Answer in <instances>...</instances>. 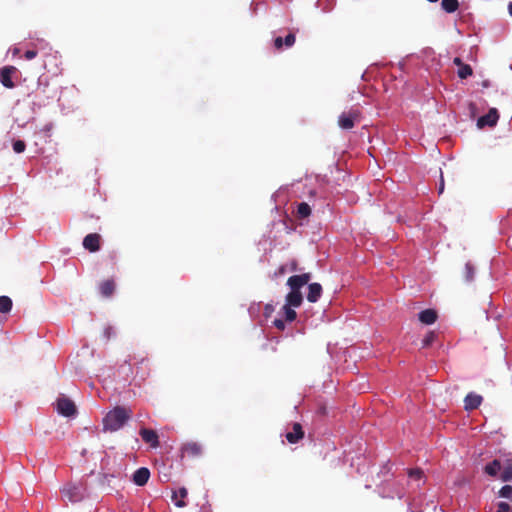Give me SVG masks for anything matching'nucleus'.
<instances>
[{"mask_svg":"<svg viewBox=\"0 0 512 512\" xmlns=\"http://www.w3.org/2000/svg\"><path fill=\"white\" fill-rule=\"evenodd\" d=\"M100 235L90 233L83 239V247L89 252H97L100 249Z\"/></svg>","mask_w":512,"mask_h":512,"instance_id":"nucleus-10","label":"nucleus"},{"mask_svg":"<svg viewBox=\"0 0 512 512\" xmlns=\"http://www.w3.org/2000/svg\"><path fill=\"white\" fill-rule=\"evenodd\" d=\"M322 293V286L319 283H311L308 286L307 300L315 303L319 300Z\"/></svg>","mask_w":512,"mask_h":512,"instance_id":"nucleus-14","label":"nucleus"},{"mask_svg":"<svg viewBox=\"0 0 512 512\" xmlns=\"http://www.w3.org/2000/svg\"><path fill=\"white\" fill-rule=\"evenodd\" d=\"M408 475L410 478H414V479L418 480V479L422 478L423 471L421 469H411V470H409Z\"/></svg>","mask_w":512,"mask_h":512,"instance_id":"nucleus-31","label":"nucleus"},{"mask_svg":"<svg viewBox=\"0 0 512 512\" xmlns=\"http://www.w3.org/2000/svg\"><path fill=\"white\" fill-rule=\"evenodd\" d=\"M444 191V180H443V175L441 174V181H440V185H439V194L443 193Z\"/></svg>","mask_w":512,"mask_h":512,"instance_id":"nucleus-39","label":"nucleus"},{"mask_svg":"<svg viewBox=\"0 0 512 512\" xmlns=\"http://www.w3.org/2000/svg\"><path fill=\"white\" fill-rule=\"evenodd\" d=\"M150 478V471L146 467H141L137 469L132 475V481L137 486H144L147 484Z\"/></svg>","mask_w":512,"mask_h":512,"instance_id":"nucleus-11","label":"nucleus"},{"mask_svg":"<svg viewBox=\"0 0 512 512\" xmlns=\"http://www.w3.org/2000/svg\"><path fill=\"white\" fill-rule=\"evenodd\" d=\"M284 46V39L282 37H276L274 39V47L276 50H282Z\"/></svg>","mask_w":512,"mask_h":512,"instance_id":"nucleus-33","label":"nucleus"},{"mask_svg":"<svg viewBox=\"0 0 512 512\" xmlns=\"http://www.w3.org/2000/svg\"><path fill=\"white\" fill-rule=\"evenodd\" d=\"M496 512H511V507L507 502H500Z\"/></svg>","mask_w":512,"mask_h":512,"instance_id":"nucleus-32","label":"nucleus"},{"mask_svg":"<svg viewBox=\"0 0 512 512\" xmlns=\"http://www.w3.org/2000/svg\"><path fill=\"white\" fill-rule=\"evenodd\" d=\"M292 270H293V271H296V270H297V264H296V263H294V264L292 265Z\"/></svg>","mask_w":512,"mask_h":512,"instance_id":"nucleus-43","label":"nucleus"},{"mask_svg":"<svg viewBox=\"0 0 512 512\" xmlns=\"http://www.w3.org/2000/svg\"><path fill=\"white\" fill-rule=\"evenodd\" d=\"M483 398L475 393H469L464 399V408L465 410H474L477 409L481 403Z\"/></svg>","mask_w":512,"mask_h":512,"instance_id":"nucleus-13","label":"nucleus"},{"mask_svg":"<svg viewBox=\"0 0 512 512\" xmlns=\"http://www.w3.org/2000/svg\"><path fill=\"white\" fill-rule=\"evenodd\" d=\"M12 308V300L8 296H0V312L8 313Z\"/></svg>","mask_w":512,"mask_h":512,"instance_id":"nucleus-22","label":"nucleus"},{"mask_svg":"<svg viewBox=\"0 0 512 512\" xmlns=\"http://www.w3.org/2000/svg\"><path fill=\"white\" fill-rule=\"evenodd\" d=\"M61 493L70 502L76 503L84 499L86 485L84 483H67L61 488Z\"/></svg>","mask_w":512,"mask_h":512,"instance_id":"nucleus-2","label":"nucleus"},{"mask_svg":"<svg viewBox=\"0 0 512 512\" xmlns=\"http://www.w3.org/2000/svg\"><path fill=\"white\" fill-rule=\"evenodd\" d=\"M109 477H114V476L113 475L109 476L107 474L103 475V482H105V481L109 482L110 481Z\"/></svg>","mask_w":512,"mask_h":512,"instance_id":"nucleus-41","label":"nucleus"},{"mask_svg":"<svg viewBox=\"0 0 512 512\" xmlns=\"http://www.w3.org/2000/svg\"><path fill=\"white\" fill-rule=\"evenodd\" d=\"M502 464L500 460L494 459L484 467V472L491 477H496L499 471L502 470Z\"/></svg>","mask_w":512,"mask_h":512,"instance_id":"nucleus-18","label":"nucleus"},{"mask_svg":"<svg viewBox=\"0 0 512 512\" xmlns=\"http://www.w3.org/2000/svg\"><path fill=\"white\" fill-rule=\"evenodd\" d=\"M25 148H26V144L24 141L22 140H16L13 142V150L16 152V153H22L25 151Z\"/></svg>","mask_w":512,"mask_h":512,"instance_id":"nucleus-29","label":"nucleus"},{"mask_svg":"<svg viewBox=\"0 0 512 512\" xmlns=\"http://www.w3.org/2000/svg\"><path fill=\"white\" fill-rule=\"evenodd\" d=\"M139 434L145 443H148L150 447L157 448L159 446V437L155 430L148 428H141Z\"/></svg>","mask_w":512,"mask_h":512,"instance_id":"nucleus-9","label":"nucleus"},{"mask_svg":"<svg viewBox=\"0 0 512 512\" xmlns=\"http://www.w3.org/2000/svg\"><path fill=\"white\" fill-rule=\"evenodd\" d=\"M499 496H500V497H503V498H511V496H512V486H510V485H504V486L499 490Z\"/></svg>","mask_w":512,"mask_h":512,"instance_id":"nucleus-28","label":"nucleus"},{"mask_svg":"<svg viewBox=\"0 0 512 512\" xmlns=\"http://www.w3.org/2000/svg\"><path fill=\"white\" fill-rule=\"evenodd\" d=\"M188 492H187V489L182 487L178 490V492H175L174 495H173V498H176L177 496H179L181 499L176 501L175 502V505L177 507H185L186 506V503L184 502V498L187 496Z\"/></svg>","mask_w":512,"mask_h":512,"instance_id":"nucleus-25","label":"nucleus"},{"mask_svg":"<svg viewBox=\"0 0 512 512\" xmlns=\"http://www.w3.org/2000/svg\"><path fill=\"white\" fill-rule=\"evenodd\" d=\"M182 457L197 458L203 454V446L199 442L189 441L181 447Z\"/></svg>","mask_w":512,"mask_h":512,"instance_id":"nucleus-6","label":"nucleus"},{"mask_svg":"<svg viewBox=\"0 0 512 512\" xmlns=\"http://www.w3.org/2000/svg\"><path fill=\"white\" fill-rule=\"evenodd\" d=\"M295 40H296V37H295V34L294 33H289L285 38H284V44H285V47L286 48H290L294 45L295 43Z\"/></svg>","mask_w":512,"mask_h":512,"instance_id":"nucleus-30","label":"nucleus"},{"mask_svg":"<svg viewBox=\"0 0 512 512\" xmlns=\"http://www.w3.org/2000/svg\"><path fill=\"white\" fill-rule=\"evenodd\" d=\"M499 119V113L496 108H491L487 114L481 116L477 120L478 128L482 129L485 126L494 127Z\"/></svg>","mask_w":512,"mask_h":512,"instance_id":"nucleus-7","label":"nucleus"},{"mask_svg":"<svg viewBox=\"0 0 512 512\" xmlns=\"http://www.w3.org/2000/svg\"><path fill=\"white\" fill-rule=\"evenodd\" d=\"M303 296L301 291L291 290L286 296V305L299 307L302 304Z\"/></svg>","mask_w":512,"mask_h":512,"instance_id":"nucleus-16","label":"nucleus"},{"mask_svg":"<svg viewBox=\"0 0 512 512\" xmlns=\"http://www.w3.org/2000/svg\"><path fill=\"white\" fill-rule=\"evenodd\" d=\"M273 325H274L277 329H279V330H281V331H283V330L285 329V322H284V320H283V319H275V320L273 321Z\"/></svg>","mask_w":512,"mask_h":512,"instance_id":"nucleus-34","label":"nucleus"},{"mask_svg":"<svg viewBox=\"0 0 512 512\" xmlns=\"http://www.w3.org/2000/svg\"><path fill=\"white\" fill-rule=\"evenodd\" d=\"M132 411L122 406H117L109 411L103 418L104 431L115 432L122 428L131 418Z\"/></svg>","mask_w":512,"mask_h":512,"instance_id":"nucleus-1","label":"nucleus"},{"mask_svg":"<svg viewBox=\"0 0 512 512\" xmlns=\"http://www.w3.org/2000/svg\"><path fill=\"white\" fill-rule=\"evenodd\" d=\"M105 333V336L107 337V339H109L111 337V335L113 334V329L112 327H107L104 331Z\"/></svg>","mask_w":512,"mask_h":512,"instance_id":"nucleus-37","label":"nucleus"},{"mask_svg":"<svg viewBox=\"0 0 512 512\" xmlns=\"http://www.w3.org/2000/svg\"><path fill=\"white\" fill-rule=\"evenodd\" d=\"M99 291L104 297L112 296L115 291V282L112 279L101 282L99 285Z\"/></svg>","mask_w":512,"mask_h":512,"instance_id":"nucleus-17","label":"nucleus"},{"mask_svg":"<svg viewBox=\"0 0 512 512\" xmlns=\"http://www.w3.org/2000/svg\"><path fill=\"white\" fill-rule=\"evenodd\" d=\"M134 358H132V356H129L128 359L125 360V363L129 365V368H131V362L133 361Z\"/></svg>","mask_w":512,"mask_h":512,"instance_id":"nucleus-40","label":"nucleus"},{"mask_svg":"<svg viewBox=\"0 0 512 512\" xmlns=\"http://www.w3.org/2000/svg\"><path fill=\"white\" fill-rule=\"evenodd\" d=\"M311 214V208L306 202H301L297 206V215L299 218H307Z\"/></svg>","mask_w":512,"mask_h":512,"instance_id":"nucleus-21","label":"nucleus"},{"mask_svg":"<svg viewBox=\"0 0 512 512\" xmlns=\"http://www.w3.org/2000/svg\"><path fill=\"white\" fill-rule=\"evenodd\" d=\"M274 307L271 304H267L264 308V316L266 318L270 317V315L273 313Z\"/></svg>","mask_w":512,"mask_h":512,"instance_id":"nucleus-36","label":"nucleus"},{"mask_svg":"<svg viewBox=\"0 0 512 512\" xmlns=\"http://www.w3.org/2000/svg\"><path fill=\"white\" fill-rule=\"evenodd\" d=\"M500 478L504 482L512 480V458L506 459L502 464V473Z\"/></svg>","mask_w":512,"mask_h":512,"instance_id":"nucleus-19","label":"nucleus"},{"mask_svg":"<svg viewBox=\"0 0 512 512\" xmlns=\"http://www.w3.org/2000/svg\"><path fill=\"white\" fill-rule=\"evenodd\" d=\"M56 409L59 414L65 417H72L77 413L74 402L64 395H61L56 401Z\"/></svg>","mask_w":512,"mask_h":512,"instance_id":"nucleus-4","label":"nucleus"},{"mask_svg":"<svg viewBox=\"0 0 512 512\" xmlns=\"http://www.w3.org/2000/svg\"><path fill=\"white\" fill-rule=\"evenodd\" d=\"M304 437V431L300 423H294L292 431L286 433V439L291 444L298 443Z\"/></svg>","mask_w":512,"mask_h":512,"instance_id":"nucleus-12","label":"nucleus"},{"mask_svg":"<svg viewBox=\"0 0 512 512\" xmlns=\"http://www.w3.org/2000/svg\"><path fill=\"white\" fill-rule=\"evenodd\" d=\"M280 273H284V268L283 267L280 269Z\"/></svg>","mask_w":512,"mask_h":512,"instance_id":"nucleus-44","label":"nucleus"},{"mask_svg":"<svg viewBox=\"0 0 512 512\" xmlns=\"http://www.w3.org/2000/svg\"><path fill=\"white\" fill-rule=\"evenodd\" d=\"M361 118V113L358 109H351L348 112H343L338 117V125L343 130H350L358 123Z\"/></svg>","mask_w":512,"mask_h":512,"instance_id":"nucleus-3","label":"nucleus"},{"mask_svg":"<svg viewBox=\"0 0 512 512\" xmlns=\"http://www.w3.org/2000/svg\"><path fill=\"white\" fill-rule=\"evenodd\" d=\"M282 310L286 321L292 322L296 319L297 314L291 306L285 304Z\"/></svg>","mask_w":512,"mask_h":512,"instance_id":"nucleus-24","label":"nucleus"},{"mask_svg":"<svg viewBox=\"0 0 512 512\" xmlns=\"http://www.w3.org/2000/svg\"><path fill=\"white\" fill-rule=\"evenodd\" d=\"M17 68L12 65L4 66L0 69V83L8 89L15 87L12 76L17 73Z\"/></svg>","mask_w":512,"mask_h":512,"instance_id":"nucleus-5","label":"nucleus"},{"mask_svg":"<svg viewBox=\"0 0 512 512\" xmlns=\"http://www.w3.org/2000/svg\"><path fill=\"white\" fill-rule=\"evenodd\" d=\"M418 318L423 324L431 325L437 320V312L434 309H426L419 313Z\"/></svg>","mask_w":512,"mask_h":512,"instance_id":"nucleus-15","label":"nucleus"},{"mask_svg":"<svg viewBox=\"0 0 512 512\" xmlns=\"http://www.w3.org/2000/svg\"><path fill=\"white\" fill-rule=\"evenodd\" d=\"M508 11H509V14L512 16V2H510L508 4Z\"/></svg>","mask_w":512,"mask_h":512,"instance_id":"nucleus-42","label":"nucleus"},{"mask_svg":"<svg viewBox=\"0 0 512 512\" xmlns=\"http://www.w3.org/2000/svg\"><path fill=\"white\" fill-rule=\"evenodd\" d=\"M441 7L445 12L453 13L458 9L459 2L458 0H442Z\"/></svg>","mask_w":512,"mask_h":512,"instance_id":"nucleus-20","label":"nucleus"},{"mask_svg":"<svg viewBox=\"0 0 512 512\" xmlns=\"http://www.w3.org/2000/svg\"><path fill=\"white\" fill-rule=\"evenodd\" d=\"M37 56L36 50H27L24 54L26 60H32Z\"/></svg>","mask_w":512,"mask_h":512,"instance_id":"nucleus-35","label":"nucleus"},{"mask_svg":"<svg viewBox=\"0 0 512 512\" xmlns=\"http://www.w3.org/2000/svg\"><path fill=\"white\" fill-rule=\"evenodd\" d=\"M473 73L472 67L469 64H463L460 68H458L457 75L461 79H466L471 76Z\"/></svg>","mask_w":512,"mask_h":512,"instance_id":"nucleus-23","label":"nucleus"},{"mask_svg":"<svg viewBox=\"0 0 512 512\" xmlns=\"http://www.w3.org/2000/svg\"><path fill=\"white\" fill-rule=\"evenodd\" d=\"M311 280L310 273H303L301 275H293L288 278L287 285L291 290L300 291L301 287L306 285Z\"/></svg>","mask_w":512,"mask_h":512,"instance_id":"nucleus-8","label":"nucleus"},{"mask_svg":"<svg viewBox=\"0 0 512 512\" xmlns=\"http://www.w3.org/2000/svg\"><path fill=\"white\" fill-rule=\"evenodd\" d=\"M453 63L458 66L459 68L464 64L462 60L459 57H455L453 60Z\"/></svg>","mask_w":512,"mask_h":512,"instance_id":"nucleus-38","label":"nucleus"},{"mask_svg":"<svg viewBox=\"0 0 512 512\" xmlns=\"http://www.w3.org/2000/svg\"><path fill=\"white\" fill-rule=\"evenodd\" d=\"M435 339H436L435 332H433V331L428 332L426 334V336L424 337V339L422 340V347L423 348L429 347L430 345H432V343L435 341Z\"/></svg>","mask_w":512,"mask_h":512,"instance_id":"nucleus-27","label":"nucleus"},{"mask_svg":"<svg viewBox=\"0 0 512 512\" xmlns=\"http://www.w3.org/2000/svg\"><path fill=\"white\" fill-rule=\"evenodd\" d=\"M474 273H475L474 266L470 262H467L466 265H465V269H464V278H465V280L466 281H472L473 278H474Z\"/></svg>","mask_w":512,"mask_h":512,"instance_id":"nucleus-26","label":"nucleus"}]
</instances>
